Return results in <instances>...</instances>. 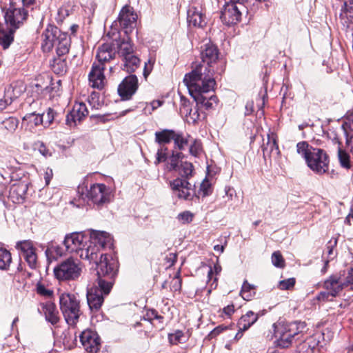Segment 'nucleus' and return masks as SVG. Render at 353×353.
<instances>
[{
	"label": "nucleus",
	"mask_w": 353,
	"mask_h": 353,
	"mask_svg": "<svg viewBox=\"0 0 353 353\" xmlns=\"http://www.w3.org/2000/svg\"><path fill=\"white\" fill-rule=\"evenodd\" d=\"M245 2L234 1L226 2L221 15L223 23L228 26L239 23L241 19L242 12L245 11Z\"/></svg>",
	"instance_id": "0eeeda50"
},
{
	"label": "nucleus",
	"mask_w": 353,
	"mask_h": 353,
	"mask_svg": "<svg viewBox=\"0 0 353 353\" xmlns=\"http://www.w3.org/2000/svg\"><path fill=\"white\" fill-rule=\"evenodd\" d=\"M325 292H321L319 299H327L329 296H336L344 288L343 278L341 272L331 275L324 282Z\"/></svg>",
	"instance_id": "9b49d317"
},
{
	"label": "nucleus",
	"mask_w": 353,
	"mask_h": 353,
	"mask_svg": "<svg viewBox=\"0 0 353 353\" xmlns=\"http://www.w3.org/2000/svg\"><path fill=\"white\" fill-rule=\"evenodd\" d=\"M263 157L274 159L278 160L281 156V152L276 141V135L270 132L268 134L267 141L264 142L262 146Z\"/></svg>",
	"instance_id": "b1692460"
},
{
	"label": "nucleus",
	"mask_w": 353,
	"mask_h": 353,
	"mask_svg": "<svg viewBox=\"0 0 353 353\" xmlns=\"http://www.w3.org/2000/svg\"><path fill=\"white\" fill-rule=\"evenodd\" d=\"M123 70L128 72H134L139 66L140 59L135 54L122 59Z\"/></svg>",
	"instance_id": "72a5a7b5"
},
{
	"label": "nucleus",
	"mask_w": 353,
	"mask_h": 353,
	"mask_svg": "<svg viewBox=\"0 0 353 353\" xmlns=\"http://www.w3.org/2000/svg\"><path fill=\"white\" fill-rule=\"evenodd\" d=\"M188 117L190 119L189 121L195 123L197 120L199 119L200 114L198 108H194V110L187 108L186 111L188 112Z\"/></svg>",
	"instance_id": "0e129e2a"
},
{
	"label": "nucleus",
	"mask_w": 353,
	"mask_h": 353,
	"mask_svg": "<svg viewBox=\"0 0 353 353\" xmlns=\"http://www.w3.org/2000/svg\"><path fill=\"white\" fill-rule=\"evenodd\" d=\"M138 89V79L134 75L126 77L119 85L118 93L123 100H129Z\"/></svg>",
	"instance_id": "dca6fc26"
},
{
	"label": "nucleus",
	"mask_w": 353,
	"mask_h": 353,
	"mask_svg": "<svg viewBox=\"0 0 353 353\" xmlns=\"http://www.w3.org/2000/svg\"><path fill=\"white\" fill-rule=\"evenodd\" d=\"M191 97L197 105H201L206 109L213 108L217 104V97L215 95L206 97L205 94L212 91L216 85L210 70L205 65H199L186 74L183 78Z\"/></svg>",
	"instance_id": "f257e3e1"
},
{
	"label": "nucleus",
	"mask_w": 353,
	"mask_h": 353,
	"mask_svg": "<svg viewBox=\"0 0 353 353\" xmlns=\"http://www.w3.org/2000/svg\"><path fill=\"white\" fill-rule=\"evenodd\" d=\"M305 327L303 322L285 323L279 321L274 323V335L279 347H288L292 343L294 336L301 332Z\"/></svg>",
	"instance_id": "20e7f679"
},
{
	"label": "nucleus",
	"mask_w": 353,
	"mask_h": 353,
	"mask_svg": "<svg viewBox=\"0 0 353 353\" xmlns=\"http://www.w3.org/2000/svg\"><path fill=\"white\" fill-rule=\"evenodd\" d=\"M184 334L181 330H176L175 332L168 335L169 341L172 345H176L182 343L184 341Z\"/></svg>",
	"instance_id": "3c124183"
},
{
	"label": "nucleus",
	"mask_w": 353,
	"mask_h": 353,
	"mask_svg": "<svg viewBox=\"0 0 353 353\" xmlns=\"http://www.w3.org/2000/svg\"><path fill=\"white\" fill-rule=\"evenodd\" d=\"M254 294L255 292L254 286L248 283L247 281H245L243 283L240 292L242 298L245 301H250L254 296Z\"/></svg>",
	"instance_id": "79ce46f5"
},
{
	"label": "nucleus",
	"mask_w": 353,
	"mask_h": 353,
	"mask_svg": "<svg viewBox=\"0 0 353 353\" xmlns=\"http://www.w3.org/2000/svg\"><path fill=\"white\" fill-rule=\"evenodd\" d=\"M258 319V314L252 311H248L245 314L243 315L238 321V327L243 330H247Z\"/></svg>",
	"instance_id": "2f4dec72"
},
{
	"label": "nucleus",
	"mask_w": 353,
	"mask_h": 353,
	"mask_svg": "<svg viewBox=\"0 0 353 353\" xmlns=\"http://www.w3.org/2000/svg\"><path fill=\"white\" fill-rule=\"evenodd\" d=\"M344 288L349 287L353 290V268L347 270V273L342 274Z\"/></svg>",
	"instance_id": "864d4df0"
},
{
	"label": "nucleus",
	"mask_w": 353,
	"mask_h": 353,
	"mask_svg": "<svg viewBox=\"0 0 353 353\" xmlns=\"http://www.w3.org/2000/svg\"><path fill=\"white\" fill-rule=\"evenodd\" d=\"M15 248L20 257L23 258L30 268L36 269L38 265L37 249L31 240H23L17 242Z\"/></svg>",
	"instance_id": "1a4fd4ad"
},
{
	"label": "nucleus",
	"mask_w": 353,
	"mask_h": 353,
	"mask_svg": "<svg viewBox=\"0 0 353 353\" xmlns=\"http://www.w3.org/2000/svg\"><path fill=\"white\" fill-rule=\"evenodd\" d=\"M90 239L88 234L84 232H72L65 236L63 244L68 253L90 262H97L98 248L89 244Z\"/></svg>",
	"instance_id": "f03ea898"
},
{
	"label": "nucleus",
	"mask_w": 353,
	"mask_h": 353,
	"mask_svg": "<svg viewBox=\"0 0 353 353\" xmlns=\"http://www.w3.org/2000/svg\"><path fill=\"white\" fill-rule=\"evenodd\" d=\"M34 149L37 150L39 153L44 157L47 158L52 155L51 151L46 146V145L40 141L34 143Z\"/></svg>",
	"instance_id": "5fc2aeb1"
},
{
	"label": "nucleus",
	"mask_w": 353,
	"mask_h": 353,
	"mask_svg": "<svg viewBox=\"0 0 353 353\" xmlns=\"http://www.w3.org/2000/svg\"><path fill=\"white\" fill-rule=\"evenodd\" d=\"M200 190L204 196H207L211 192V184L208 179L203 180L201 183Z\"/></svg>",
	"instance_id": "69168bd1"
},
{
	"label": "nucleus",
	"mask_w": 353,
	"mask_h": 353,
	"mask_svg": "<svg viewBox=\"0 0 353 353\" xmlns=\"http://www.w3.org/2000/svg\"><path fill=\"white\" fill-rule=\"evenodd\" d=\"M80 341L85 350L96 353L100 348V339L97 334L90 330H84L80 334Z\"/></svg>",
	"instance_id": "412c9836"
},
{
	"label": "nucleus",
	"mask_w": 353,
	"mask_h": 353,
	"mask_svg": "<svg viewBox=\"0 0 353 353\" xmlns=\"http://www.w3.org/2000/svg\"><path fill=\"white\" fill-rule=\"evenodd\" d=\"M81 268L79 261L70 258L54 268V273L59 280H74L81 274Z\"/></svg>",
	"instance_id": "6e6552de"
},
{
	"label": "nucleus",
	"mask_w": 353,
	"mask_h": 353,
	"mask_svg": "<svg viewBox=\"0 0 353 353\" xmlns=\"http://www.w3.org/2000/svg\"><path fill=\"white\" fill-rule=\"evenodd\" d=\"M88 111L84 103H76L66 116V124L74 127L88 115Z\"/></svg>",
	"instance_id": "4be33fe9"
},
{
	"label": "nucleus",
	"mask_w": 353,
	"mask_h": 353,
	"mask_svg": "<svg viewBox=\"0 0 353 353\" xmlns=\"http://www.w3.org/2000/svg\"><path fill=\"white\" fill-rule=\"evenodd\" d=\"M314 347L315 343L312 339H307L299 343L296 347V353H313Z\"/></svg>",
	"instance_id": "a19ab883"
},
{
	"label": "nucleus",
	"mask_w": 353,
	"mask_h": 353,
	"mask_svg": "<svg viewBox=\"0 0 353 353\" xmlns=\"http://www.w3.org/2000/svg\"><path fill=\"white\" fill-rule=\"evenodd\" d=\"M59 306L68 325H75L82 312L79 296L74 294L62 293L59 296Z\"/></svg>",
	"instance_id": "39448f33"
},
{
	"label": "nucleus",
	"mask_w": 353,
	"mask_h": 353,
	"mask_svg": "<svg viewBox=\"0 0 353 353\" xmlns=\"http://www.w3.org/2000/svg\"><path fill=\"white\" fill-rule=\"evenodd\" d=\"M88 234L90 238L89 244L96 245L98 248V252L100 248L110 247L112 245L110 235L105 232L92 230Z\"/></svg>",
	"instance_id": "bb28decb"
},
{
	"label": "nucleus",
	"mask_w": 353,
	"mask_h": 353,
	"mask_svg": "<svg viewBox=\"0 0 353 353\" xmlns=\"http://www.w3.org/2000/svg\"><path fill=\"white\" fill-rule=\"evenodd\" d=\"M336 245V239L333 242L332 241H330L328 243V245L327 246V252H326L327 259L325 261V266L322 270V271H323V272L326 271V268H327L329 261L334 259L336 256V252H334V248H335Z\"/></svg>",
	"instance_id": "c03bdc74"
},
{
	"label": "nucleus",
	"mask_w": 353,
	"mask_h": 353,
	"mask_svg": "<svg viewBox=\"0 0 353 353\" xmlns=\"http://www.w3.org/2000/svg\"><path fill=\"white\" fill-rule=\"evenodd\" d=\"M272 264L276 267L283 268L285 266V261L280 253V252L276 251L272 253Z\"/></svg>",
	"instance_id": "4d7b16f0"
},
{
	"label": "nucleus",
	"mask_w": 353,
	"mask_h": 353,
	"mask_svg": "<svg viewBox=\"0 0 353 353\" xmlns=\"http://www.w3.org/2000/svg\"><path fill=\"white\" fill-rule=\"evenodd\" d=\"M52 69L54 73L63 74L67 70L66 61L61 58L54 59L52 64Z\"/></svg>",
	"instance_id": "a18cd8bd"
},
{
	"label": "nucleus",
	"mask_w": 353,
	"mask_h": 353,
	"mask_svg": "<svg viewBox=\"0 0 353 353\" xmlns=\"http://www.w3.org/2000/svg\"><path fill=\"white\" fill-rule=\"evenodd\" d=\"M343 128L344 129L345 133L346 134L347 143H348L350 141L349 139L347 130L353 131V112L346 118V120L343 125Z\"/></svg>",
	"instance_id": "bf43d9fd"
},
{
	"label": "nucleus",
	"mask_w": 353,
	"mask_h": 353,
	"mask_svg": "<svg viewBox=\"0 0 353 353\" xmlns=\"http://www.w3.org/2000/svg\"><path fill=\"white\" fill-rule=\"evenodd\" d=\"M38 310L41 314H44L46 321L52 325H55L59 322V312L54 303L51 301L41 303Z\"/></svg>",
	"instance_id": "cd10ccee"
},
{
	"label": "nucleus",
	"mask_w": 353,
	"mask_h": 353,
	"mask_svg": "<svg viewBox=\"0 0 353 353\" xmlns=\"http://www.w3.org/2000/svg\"><path fill=\"white\" fill-rule=\"evenodd\" d=\"M193 214L189 211H185L179 214L177 219L183 223H189L193 219Z\"/></svg>",
	"instance_id": "680f3d73"
},
{
	"label": "nucleus",
	"mask_w": 353,
	"mask_h": 353,
	"mask_svg": "<svg viewBox=\"0 0 353 353\" xmlns=\"http://www.w3.org/2000/svg\"><path fill=\"white\" fill-rule=\"evenodd\" d=\"M16 29L8 27V30H0V45L3 46L4 49H7L11 43L13 41L14 32Z\"/></svg>",
	"instance_id": "f704fd0d"
},
{
	"label": "nucleus",
	"mask_w": 353,
	"mask_h": 353,
	"mask_svg": "<svg viewBox=\"0 0 353 353\" xmlns=\"http://www.w3.org/2000/svg\"><path fill=\"white\" fill-rule=\"evenodd\" d=\"M170 187L173 193L181 199H190L194 193L192 185L188 179L176 178L170 182Z\"/></svg>",
	"instance_id": "2eb2a0df"
},
{
	"label": "nucleus",
	"mask_w": 353,
	"mask_h": 353,
	"mask_svg": "<svg viewBox=\"0 0 353 353\" xmlns=\"http://www.w3.org/2000/svg\"><path fill=\"white\" fill-rule=\"evenodd\" d=\"M181 288V279L179 276V272L171 281V290L172 291L180 290Z\"/></svg>",
	"instance_id": "e2e57ef3"
},
{
	"label": "nucleus",
	"mask_w": 353,
	"mask_h": 353,
	"mask_svg": "<svg viewBox=\"0 0 353 353\" xmlns=\"http://www.w3.org/2000/svg\"><path fill=\"white\" fill-rule=\"evenodd\" d=\"M161 318L162 317L161 316L158 315V313L154 310H148L144 316V319L149 321H151L154 319H161Z\"/></svg>",
	"instance_id": "338daca9"
},
{
	"label": "nucleus",
	"mask_w": 353,
	"mask_h": 353,
	"mask_svg": "<svg viewBox=\"0 0 353 353\" xmlns=\"http://www.w3.org/2000/svg\"><path fill=\"white\" fill-rule=\"evenodd\" d=\"M26 16L27 12L23 8H16L11 3L5 14V21L8 27L17 29L26 19Z\"/></svg>",
	"instance_id": "6ab92c4d"
},
{
	"label": "nucleus",
	"mask_w": 353,
	"mask_h": 353,
	"mask_svg": "<svg viewBox=\"0 0 353 353\" xmlns=\"http://www.w3.org/2000/svg\"><path fill=\"white\" fill-rule=\"evenodd\" d=\"M116 50L114 46L109 43H105L99 46L96 58L97 63L104 65L105 63L109 62L115 58Z\"/></svg>",
	"instance_id": "a878e982"
},
{
	"label": "nucleus",
	"mask_w": 353,
	"mask_h": 353,
	"mask_svg": "<svg viewBox=\"0 0 353 353\" xmlns=\"http://www.w3.org/2000/svg\"><path fill=\"white\" fill-rule=\"evenodd\" d=\"M173 141L179 150H183L189 142L188 138L184 137L183 133L179 132H175Z\"/></svg>",
	"instance_id": "09e8293b"
},
{
	"label": "nucleus",
	"mask_w": 353,
	"mask_h": 353,
	"mask_svg": "<svg viewBox=\"0 0 353 353\" xmlns=\"http://www.w3.org/2000/svg\"><path fill=\"white\" fill-rule=\"evenodd\" d=\"M162 103V101L154 100L150 104H146L144 111L145 113L151 114L154 110L161 106Z\"/></svg>",
	"instance_id": "052dcab7"
},
{
	"label": "nucleus",
	"mask_w": 353,
	"mask_h": 353,
	"mask_svg": "<svg viewBox=\"0 0 353 353\" xmlns=\"http://www.w3.org/2000/svg\"><path fill=\"white\" fill-rule=\"evenodd\" d=\"M37 293L46 298L51 297L53 294V290L47 288L43 283H38L37 284Z\"/></svg>",
	"instance_id": "603ef678"
},
{
	"label": "nucleus",
	"mask_w": 353,
	"mask_h": 353,
	"mask_svg": "<svg viewBox=\"0 0 353 353\" xmlns=\"http://www.w3.org/2000/svg\"><path fill=\"white\" fill-rule=\"evenodd\" d=\"M183 179H188L193 174V165L187 161H181L178 168L175 170Z\"/></svg>",
	"instance_id": "c9c22d12"
},
{
	"label": "nucleus",
	"mask_w": 353,
	"mask_h": 353,
	"mask_svg": "<svg viewBox=\"0 0 353 353\" xmlns=\"http://www.w3.org/2000/svg\"><path fill=\"white\" fill-rule=\"evenodd\" d=\"M118 54L121 59L128 57L134 54V45L132 43L128 36L123 38L121 41H117Z\"/></svg>",
	"instance_id": "c756f323"
},
{
	"label": "nucleus",
	"mask_w": 353,
	"mask_h": 353,
	"mask_svg": "<svg viewBox=\"0 0 353 353\" xmlns=\"http://www.w3.org/2000/svg\"><path fill=\"white\" fill-rule=\"evenodd\" d=\"M23 87L15 84L8 85L4 90L3 98L0 99V110H5L11 105L22 94Z\"/></svg>",
	"instance_id": "5701e85b"
},
{
	"label": "nucleus",
	"mask_w": 353,
	"mask_h": 353,
	"mask_svg": "<svg viewBox=\"0 0 353 353\" xmlns=\"http://www.w3.org/2000/svg\"><path fill=\"white\" fill-rule=\"evenodd\" d=\"M46 257L48 259H56L63 254L62 249L57 245H48L45 251Z\"/></svg>",
	"instance_id": "37998d69"
},
{
	"label": "nucleus",
	"mask_w": 353,
	"mask_h": 353,
	"mask_svg": "<svg viewBox=\"0 0 353 353\" xmlns=\"http://www.w3.org/2000/svg\"><path fill=\"white\" fill-rule=\"evenodd\" d=\"M105 65L94 62L88 74L90 85L98 90H102L105 85V78L103 74Z\"/></svg>",
	"instance_id": "aec40b11"
},
{
	"label": "nucleus",
	"mask_w": 353,
	"mask_h": 353,
	"mask_svg": "<svg viewBox=\"0 0 353 353\" xmlns=\"http://www.w3.org/2000/svg\"><path fill=\"white\" fill-rule=\"evenodd\" d=\"M201 56L203 63L196 65L195 68L199 65H205L208 70H211L212 75L213 76L214 70L212 68V64L217 61L219 57L217 48L214 44L208 43L205 44L203 49L201 50Z\"/></svg>",
	"instance_id": "f3484780"
},
{
	"label": "nucleus",
	"mask_w": 353,
	"mask_h": 353,
	"mask_svg": "<svg viewBox=\"0 0 353 353\" xmlns=\"http://www.w3.org/2000/svg\"><path fill=\"white\" fill-rule=\"evenodd\" d=\"M52 176H53V172H52V170L49 168H47L45 171H44V174H43V178L45 179V182H46V185H49L52 178Z\"/></svg>",
	"instance_id": "774afa93"
},
{
	"label": "nucleus",
	"mask_w": 353,
	"mask_h": 353,
	"mask_svg": "<svg viewBox=\"0 0 353 353\" xmlns=\"http://www.w3.org/2000/svg\"><path fill=\"white\" fill-rule=\"evenodd\" d=\"M12 261L11 254L6 249L0 248V270H7Z\"/></svg>",
	"instance_id": "ea45409f"
},
{
	"label": "nucleus",
	"mask_w": 353,
	"mask_h": 353,
	"mask_svg": "<svg viewBox=\"0 0 353 353\" xmlns=\"http://www.w3.org/2000/svg\"><path fill=\"white\" fill-rule=\"evenodd\" d=\"M340 18L342 20L347 19L349 21L353 19V0L344 1L341 12L340 13Z\"/></svg>",
	"instance_id": "e433bc0d"
},
{
	"label": "nucleus",
	"mask_w": 353,
	"mask_h": 353,
	"mask_svg": "<svg viewBox=\"0 0 353 353\" xmlns=\"http://www.w3.org/2000/svg\"><path fill=\"white\" fill-rule=\"evenodd\" d=\"M97 264V274L99 279H103L102 277L107 276L108 281H111L117 274V263L111 256L108 254H101L100 261Z\"/></svg>",
	"instance_id": "9d476101"
},
{
	"label": "nucleus",
	"mask_w": 353,
	"mask_h": 353,
	"mask_svg": "<svg viewBox=\"0 0 353 353\" xmlns=\"http://www.w3.org/2000/svg\"><path fill=\"white\" fill-rule=\"evenodd\" d=\"M338 158L341 167L345 169H350L351 163L350 160V155L343 150L339 146L338 147Z\"/></svg>",
	"instance_id": "de8ad7c7"
},
{
	"label": "nucleus",
	"mask_w": 353,
	"mask_h": 353,
	"mask_svg": "<svg viewBox=\"0 0 353 353\" xmlns=\"http://www.w3.org/2000/svg\"><path fill=\"white\" fill-rule=\"evenodd\" d=\"M188 22L189 25L195 27H203L206 24V17L203 13V8L199 3H192L188 8Z\"/></svg>",
	"instance_id": "a211bd4d"
},
{
	"label": "nucleus",
	"mask_w": 353,
	"mask_h": 353,
	"mask_svg": "<svg viewBox=\"0 0 353 353\" xmlns=\"http://www.w3.org/2000/svg\"><path fill=\"white\" fill-rule=\"evenodd\" d=\"M94 203L100 205L109 202L111 199L110 189L103 183H95L90 186L86 195Z\"/></svg>",
	"instance_id": "f8f14e48"
},
{
	"label": "nucleus",
	"mask_w": 353,
	"mask_h": 353,
	"mask_svg": "<svg viewBox=\"0 0 353 353\" xmlns=\"http://www.w3.org/2000/svg\"><path fill=\"white\" fill-rule=\"evenodd\" d=\"M43 125V117L34 112L26 114L23 118V125L26 130L34 132L36 128Z\"/></svg>",
	"instance_id": "c85d7f7f"
},
{
	"label": "nucleus",
	"mask_w": 353,
	"mask_h": 353,
	"mask_svg": "<svg viewBox=\"0 0 353 353\" xmlns=\"http://www.w3.org/2000/svg\"><path fill=\"white\" fill-rule=\"evenodd\" d=\"M57 112L52 108H48L46 113L41 114L43 117V125L45 128L49 127L56 119Z\"/></svg>",
	"instance_id": "49530a36"
},
{
	"label": "nucleus",
	"mask_w": 353,
	"mask_h": 353,
	"mask_svg": "<svg viewBox=\"0 0 353 353\" xmlns=\"http://www.w3.org/2000/svg\"><path fill=\"white\" fill-rule=\"evenodd\" d=\"M113 281L99 279L98 286L91 288L87 291V301L92 312H97L101 307L104 295L110 293Z\"/></svg>",
	"instance_id": "423d86ee"
},
{
	"label": "nucleus",
	"mask_w": 353,
	"mask_h": 353,
	"mask_svg": "<svg viewBox=\"0 0 353 353\" xmlns=\"http://www.w3.org/2000/svg\"><path fill=\"white\" fill-rule=\"evenodd\" d=\"M167 148L164 145H161L160 148L158 149L157 154H156V159L154 161V163L156 165L159 164L161 162H164L167 159Z\"/></svg>",
	"instance_id": "13d9d810"
},
{
	"label": "nucleus",
	"mask_w": 353,
	"mask_h": 353,
	"mask_svg": "<svg viewBox=\"0 0 353 353\" xmlns=\"http://www.w3.org/2000/svg\"><path fill=\"white\" fill-rule=\"evenodd\" d=\"M2 129L8 133L13 134L18 128L19 120L16 117H9L1 122Z\"/></svg>",
	"instance_id": "4c0bfd02"
},
{
	"label": "nucleus",
	"mask_w": 353,
	"mask_h": 353,
	"mask_svg": "<svg viewBox=\"0 0 353 353\" xmlns=\"http://www.w3.org/2000/svg\"><path fill=\"white\" fill-rule=\"evenodd\" d=\"M189 152L190 154L195 157H199L203 152L201 141L197 139L193 140L190 143Z\"/></svg>",
	"instance_id": "8fccbe9b"
},
{
	"label": "nucleus",
	"mask_w": 353,
	"mask_h": 353,
	"mask_svg": "<svg viewBox=\"0 0 353 353\" xmlns=\"http://www.w3.org/2000/svg\"><path fill=\"white\" fill-rule=\"evenodd\" d=\"M296 283L294 278H289L280 281L278 284V288L281 290H289L294 288Z\"/></svg>",
	"instance_id": "6e6d98bb"
},
{
	"label": "nucleus",
	"mask_w": 353,
	"mask_h": 353,
	"mask_svg": "<svg viewBox=\"0 0 353 353\" xmlns=\"http://www.w3.org/2000/svg\"><path fill=\"white\" fill-rule=\"evenodd\" d=\"M175 135V131L172 130L165 129L161 131L155 132V141L158 143L160 146L170 143L173 140Z\"/></svg>",
	"instance_id": "473e14b6"
},
{
	"label": "nucleus",
	"mask_w": 353,
	"mask_h": 353,
	"mask_svg": "<svg viewBox=\"0 0 353 353\" xmlns=\"http://www.w3.org/2000/svg\"><path fill=\"white\" fill-rule=\"evenodd\" d=\"M170 187L173 193L181 199H190L194 193L192 185L188 179L176 178L170 182Z\"/></svg>",
	"instance_id": "4468645a"
},
{
	"label": "nucleus",
	"mask_w": 353,
	"mask_h": 353,
	"mask_svg": "<svg viewBox=\"0 0 353 353\" xmlns=\"http://www.w3.org/2000/svg\"><path fill=\"white\" fill-rule=\"evenodd\" d=\"M181 161H183L182 154L180 152H173L167 163L168 170L169 171H175L180 165Z\"/></svg>",
	"instance_id": "58836bf2"
},
{
	"label": "nucleus",
	"mask_w": 353,
	"mask_h": 353,
	"mask_svg": "<svg viewBox=\"0 0 353 353\" xmlns=\"http://www.w3.org/2000/svg\"><path fill=\"white\" fill-rule=\"evenodd\" d=\"M296 152L305 159L307 167L313 172L318 175L327 172L330 157L324 150L310 146L306 141H301L296 144Z\"/></svg>",
	"instance_id": "7ed1b4c3"
},
{
	"label": "nucleus",
	"mask_w": 353,
	"mask_h": 353,
	"mask_svg": "<svg viewBox=\"0 0 353 353\" xmlns=\"http://www.w3.org/2000/svg\"><path fill=\"white\" fill-rule=\"evenodd\" d=\"M70 43V41L68 34L61 32L55 45L57 54L59 56H62L68 53L69 51Z\"/></svg>",
	"instance_id": "7c9ffc66"
},
{
	"label": "nucleus",
	"mask_w": 353,
	"mask_h": 353,
	"mask_svg": "<svg viewBox=\"0 0 353 353\" xmlns=\"http://www.w3.org/2000/svg\"><path fill=\"white\" fill-rule=\"evenodd\" d=\"M137 15L134 13L132 7L124 6L118 17V21L120 26L124 30L126 34L130 33L137 26Z\"/></svg>",
	"instance_id": "ddd939ff"
},
{
	"label": "nucleus",
	"mask_w": 353,
	"mask_h": 353,
	"mask_svg": "<svg viewBox=\"0 0 353 353\" xmlns=\"http://www.w3.org/2000/svg\"><path fill=\"white\" fill-rule=\"evenodd\" d=\"M61 30L53 26L46 28L41 35V48L43 52H50L55 46Z\"/></svg>",
	"instance_id": "393cba45"
}]
</instances>
